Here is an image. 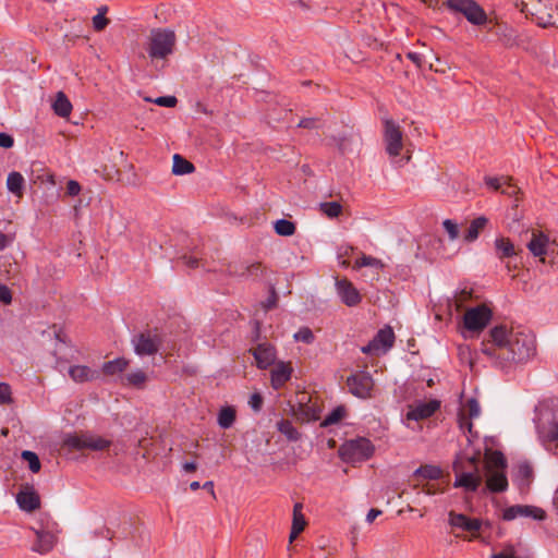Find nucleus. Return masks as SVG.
Segmentation results:
<instances>
[{
	"mask_svg": "<svg viewBox=\"0 0 558 558\" xmlns=\"http://www.w3.org/2000/svg\"><path fill=\"white\" fill-rule=\"evenodd\" d=\"M488 336L481 343V352L489 359L493 366L502 371L529 361L536 352L535 338L532 335L509 331L505 325L495 326Z\"/></svg>",
	"mask_w": 558,
	"mask_h": 558,
	"instance_id": "nucleus-1",
	"label": "nucleus"
},
{
	"mask_svg": "<svg viewBox=\"0 0 558 558\" xmlns=\"http://www.w3.org/2000/svg\"><path fill=\"white\" fill-rule=\"evenodd\" d=\"M175 46V32L168 27H157L153 28L149 33L146 52L151 61L166 60L174 53Z\"/></svg>",
	"mask_w": 558,
	"mask_h": 558,
	"instance_id": "nucleus-2",
	"label": "nucleus"
},
{
	"mask_svg": "<svg viewBox=\"0 0 558 558\" xmlns=\"http://www.w3.org/2000/svg\"><path fill=\"white\" fill-rule=\"evenodd\" d=\"M375 451L372 441L365 437H357L342 444L339 448V457L347 463H359L368 460Z\"/></svg>",
	"mask_w": 558,
	"mask_h": 558,
	"instance_id": "nucleus-3",
	"label": "nucleus"
},
{
	"mask_svg": "<svg viewBox=\"0 0 558 558\" xmlns=\"http://www.w3.org/2000/svg\"><path fill=\"white\" fill-rule=\"evenodd\" d=\"M444 5L451 13L462 14L473 25H483L487 22V14L475 0H446Z\"/></svg>",
	"mask_w": 558,
	"mask_h": 558,
	"instance_id": "nucleus-4",
	"label": "nucleus"
},
{
	"mask_svg": "<svg viewBox=\"0 0 558 558\" xmlns=\"http://www.w3.org/2000/svg\"><path fill=\"white\" fill-rule=\"evenodd\" d=\"M227 272L241 280L259 281L266 275V267L258 260H233L227 265Z\"/></svg>",
	"mask_w": 558,
	"mask_h": 558,
	"instance_id": "nucleus-5",
	"label": "nucleus"
},
{
	"mask_svg": "<svg viewBox=\"0 0 558 558\" xmlns=\"http://www.w3.org/2000/svg\"><path fill=\"white\" fill-rule=\"evenodd\" d=\"M63 445L69 449L83 450L90 449L101 451L110 447L111 441L102 437H94L87 434H68L63 439Z\"/></svg>",
	"mask_w": 558,
	"mask_h": 558,
	"instance_id": "nucleus-6",
	"label": "nucleus"
},
{
	"mask_svg": "<svg viewBox=\"0 0 558 558\" xmlns=\"http://www.w3.org/2000/svg\"><path fill=\"white\" fill-rule=\"evenodd\" d=\"M131 342L137 355H155L162 344V338L156 331L148 329L134 335Z\"/></svg>",
	"mask_w": 558,
	"mask_h": 558,
	"instance_id": "nucleus-7",
	"label": "nucleus"
},
{
	"mask_svg": "<svg viewBox=\"0 0 558 558\" xmlns=\"http://www.w3.org/2000/svg\"><path fill=\"white\" fill-rule=\"evenodd\" d=\"M492 317V310L487 305L481 304L464 313L463 325L469 331L480 332L489 324Z\"/></svg>",
	"mask_w": 558,
	"mask_h": 558,
	"instance_id": "nucleus-8",
	"label": "nucleus"
},
{
	"mask_svg": "<svg viewBox=\"0 0 558 558\" xmlns=\"http://www.w3.org/2000/svg\"><path fill=\"white\" fill-rule=\"evenodd\" d=\"M384 126V141L386 144V151L391 157L399 156L403 147L402 132L400 126L391 119H386Z\"/></svg>",
	"mask_w": 558,
	"mask_h": 558,
	"instance_id": "nucleus-9",
	"label": "nucleus"
},
{
	"mask_svg": "<svg viewBox=\"0 0 558 558\" xmlns=\"http://www.w3.org/2000/svg\"><path fill=\"white\" fill-rule=\"evenodd\" d=\"M347 385L352 395L365 399L371 396L374 381L369 373L360 371L348 377Z\"/></svg>",
	"mask_w": 558,
	"mask_h": 558,
	"instance_id": "nucleus-10",
	"label": "nucleus"
},
{
	"mask_svg": "<svg viewBox=\"0 0 558 558\" xmlns=\"http://www.w3.org/2000/svg\"><path fill=\"white\" fill-rule=\"evenodd\" d=\"M290 412L298 422L308 423L319 418L320 409L310 397L303 396L296 405H291Z\"/></svg>",
	"mask_w": 558,
	"mask_h": 558,
	"instance_id": "nucleus-11",
	"label": "nucleus"
},
{
	"mask_svg": "<svg viewBox=\"0 0 558 558\" xmlns=\"http://www.w3.org/2000/svg\"><path fill=\"white\" fill-rule=\"evenodd\" d=\"M519 517L533 518L542 521L546 518V512L538 507L529 505H514L506 508L502 512V520L512 521Z\"/></svg>",
	"mask_w": 558,
	"mask_h": 558,
	"instance_id": "nucleus-12",
	"label": "nucleus"
},
{
	"mask_svg": "<svg viewBox=\"0 0 558 558\" xmlns=\"http://www.w3.org/2000/svg\"><path fill=\"white\" fill-rule=\"evenodd\" d=\"M259 369H266L275 363L276 348L269 342L258 343L256 348L251 349Z\"/></svg>",
	"mask_w": 558,
	"mask_h": 558,
	"instance_id": "nucleus-13",
	"label": "nucleus"
},
{
	"mask_svg": "<svg viewBox=\"0 0 558 558\" xmlns=\"http://www.w3.org/2000/svg\"><path fill=\"white\" fill-rule=\"evenodd\" d=\"M440 408V401L432 399L426 402H418L409 408L407 418L410 421H421L430 417Z\"/></svg>",
	"mask_w": 558,
	"mask_h": 558,
	"instance_id": "nucleus-14",
	"label": "nucleus"
},
{
	"mask_svg": "<svg viewBox=\"0 0 558 558\" xmlns=\"http://www.w3.org/2000/svg\"><path fill=\"white\" fill-rule=\"evenodd\" d=\"M527 248L531 254L535 257H539L542 262H545V255L554 250L550 248L549 238L543 232H532V238L527 243Z\"/></svg>",
	"mask_w": 558,
	"mask_h": 558,
	"instance_id": "nucleus-15",
	"label": "nucleus"
},
{
	"mask_svg": "<svg viewBox=\"0 0 558 558\" xmlns=\"http://www.w3.org/2000/svg\"><path fill=\"white\" fill-rule=\"evenodd\" d=\"M336 288L341 301L347 306H355L362 301L361 294L348 279L337 280Z\"/></svg>",
	"mask_w": 558,
	"mask_h": 558,
	"instance_id": "nucleus-16",
	"label": "nucleus"
},
{
	"mask_svg": "<svg viewBox=\"0 0 558 558\" xmlns=\"http://www.w3.org/2000/svg\"><path fill=\"white\" fill-rule=\"evenodd\" d=\"M486 486L483 488V493H502L508 488V480L505 470H489L486 472Z\"/></svg>",
	"mask_w": 558,
	"mask_h": 558,
	"instance_id": "nucleus-17",
	"label": "nucleus"
},
{
	"mask_svg": "<svg viewBox=\"0 0 558 558\" xmlns=\"http://www.w3.org/2000/svg\"><path fill=\"white\" fill-rule=\"evenodd\" d=\"M482 484V476L478 472H461L457 473L453 483L454 487H462L468 493H475Z\"/></svg>",
	"mask_w": 558,
	"mask_h": 558,
	"instance_id": "nucleus-18",
	"label": "nucleus"
},
{
	"mask_svg": "<svg viewBox=\"0 0 558 558\" xmlns=\"http://www.w3.org/2000/svg\"><path fill=\"white\" fill-rule=\"evenodd\" d=\"M36 534V542L32 546V550L34 553H38L40 555L47 554L54 547L57 543L56 535L47 530L40 529V530H34Z\"/></svg>",
	"mask_w": 558,
	"mask_h": 558,
	"instance_id": "nucleus-19",
	"label": "nucleus"
},
{
	"mask_svg": "<svg viewBox=\"0 0 558 558\" xmlns=\"http://www.w3.org/2000/svg\"><path fill=\"white\" fill-rule=\"evenodd\" d=\"M449 524L452 527L468 532H477L482 527V521L480 519H472L463 513H456L454 511L449 512Z\"/></svg>",
	"mask_w": 558,
	"mask_h": 558,
	"instance_id": "nucleus-20",
	"label": "nucleus"
},
{
	"mask_svg": "<svg viewBox=\"0 0 558 558\" xmlns=\"http://www.w3.org/2000/svg\"><path fill=\"white\" fill-rule=\"evenodd\" d=\"M68 373L71 379L78 384L93 381L100 377V372L86 365L70 366Z\"/></svg>",
	"mask_w": 558,
	"mask_h": 558,
	"instance_id": "nucleus-21",
	"label": "nucleus"
},
{
	"mask_svg": "<svg viewBox=\"0 0 558 558\" xmlns=\"http://www.w3.org/2000/svg\"><path fill=\"white\" fill-rule=\"evenodd\" d=\"M292 368L284 362H279L271 371L270 381L274 389H280L288 380H290Z\"/></svg>",
	"mask_w": 558,
	"mask_h": 558,
	"instance_id": "nucleus-22",
	"label": "nucleus"
},
{
	"mask_svg": "<svg viewBox=\"0 0 558 558\" xmlns=\"http://www.w3.org/2000/svg\"><path fill=\"white\" fill-rule=\"evenodd\" d=\"M16 502L19 507L25 511H34L40 507L39 496L33 488L21 490L16 495Z\"/></svg>",
	"mask_w": 558,
	"mask_h": 558,
	"instance_id": "nucleus-23",
	"label": "nucleus"
},
{
	"mask_svg": "<svg viewBox=\"0 0 558 558\" xmlns=\"http://www.w3.org/2000/svg\"><path fill=\"white\" fill-rule=\"evenodd\" d=\"M533 480V468L529 462H522L518 465L514 481L521 492L527 490Z\"/></svg>",
	"mask_w": 558,
	"mask_h": 558,
	"instance_id": "nucleus-24",
	"label": "nucleus"
},
{
	"mask_svg": "<svg viewBox=\"0 0 558 558\" xmlns=\"http://www.w3.org/2000/svg\"><path fill=\"white\" fill-rule=\"evenodd\" d=\"M395 339V332L392 328L388 325L379 329L375 337L373 338L378 349H383L384 352H386L393 345Z\"/></svg>",
	"mask_w": 558,
	"mask_h": 558,
	"instance_id": "nucleus-25",
	"label": "nucleus"
},
{
	"mask_svg": "<svg viewBox=\"0 0 558 558\" xmlns=\"http://www.w3.org/2000/svg\"><path fill=\"white\" fill-rule=\"evenodd\" d=\"M495 252L499 259L509 258L515 255L513 243L508 238L499 236L495 240Z\"/></svg>",
	"mask_w": 558,
	"mask_h": 558,
	"instance_id": "nucleus-26",
	"label": "nucleus"
},
{
	"mask_svg": "<svg viewBox=\"0 0 558 558\" xmlns=\"http://www.w3.org/2000/svg\"><path fill=\"white\" fill-rule=\"evenodd\" d=\"M54 113L61 118H66L72 111V104L63 92H58L52 104Z\"/></svg>",
	"mask_w": 558,
	"mask_h": 558,
	"instance_id": "nucleus-27",
	"label": "nucleus"
},
{
	"mask_svg": "<svg viewBox=\"0 0 558 558\" xmlns=\"http://www.w3.org/2000/svg\"><path fill=\"white\" fill-rule=\"evenodd\" d=\"M129 366V360L125 357H117L112 361L105 362L101 372L107 376H113L123 373Z\"/></svg>",
	"mask_w": 558,
	"mask_h": 558,
	"instance_id": "nucleus-28",
	"label": "nucleus"
},
{
	"mask_svg": "<svg viewBox=\"0 0 558 558\" xmlns=\"http://www.w3.org/2000/svg\"><path fill=\"white\" fill-rule=\"evenodd\" d=\"M486 472L489 470H505L507 468V460L504 453L499 450L489 451L488 453H486Z\"/></svg>",
	"mask_w": 558,
	"mask_h": 558,
	"instance_id": "nucleus-29",
	"label": "nucleus"
},
{
	"mask_svg": "<svg viewBox=\"0 0 558 558\" xmlns=\"http://www.w3.org/2000/svg\"><path fill=\"white\" fill-rule=\"evenodd\" d=\"M194 170H195V167L191 161H189L187 159H185L184 157H182L179 154H175L173 156V163H172V173L173 174H175V175L190 174V173L194 172Z\"/></svg>",
	"mask_w": 558,
	"mask_h": 558,
	"instance_id": "nucleus-30",
	"label": "nucleus"
},
{
	"mask_svg": "<svg viewBox=\"0 0 558 558\" xmlns=\"http://www.w3.org/2000/svg\"><path fill=\"white\" fill-rule=\"evenodd\" d=\"M277 429L289 441H298L301 439V433L293 426L292 422L289 420L281 418L279 422H277Z\"/></svg>",
	"mask_w": 558,
	"mask_h": 558,
	"instance_id": "nucleus-31",
	"label": "nucleus"
},
{
	"mask_svg": "<svg viewBox=\"0 0 558 558\" xmlns=\"http://www.w3.org/2000/svg\"><path fill=\"white\" fill-rule=\"evenodd\" d=\"M487 222L488 220L484 216L473 219L466 230V233L464 234V240L466 242L475 241L478 238L481 230L485 228Z\"/></svg>",
	"mask_w": 558,
	"mask_h": 558,
	"instance_id": "nucleus-32",
	"label": "nucleus"
},
{
	"mask_svg": "<svg viewBox=\"0 0 558 558\" xmlns=\"http://www.w3.org/2000/svg\"><path fill=\"white\" fill-rule=\"evenodd\" d=\"M8 190L16 196H22L24 189V178L20 172L12 171L7 179Z\"/></svg>",
	"mask_w": 558,
	"mask_h": 558,
	"instance_id": "nucleus-33",
	"label": "nucleus"
},
{
	"mask_svg": "<svg viewBox=\"0 0 558 558\" xmlns=\"http://www.w3.org/2000/svg\"><path fill=\"white\" fill-rule=\"evenodd\" d=\"M147 381V375L142 369H135L123 377V384L135 388H143Z\"/></svg>",
	"mask_w": 558,
	"mask_h": 558,
	"instance_id": "nucleus-34",
	"label": "nucleus"
},
{
	"mask_svg": "<svg viewBox=\"0 0 558 558\" xmlns=\"http://www.w3.org/2000/svg\"><path fill=\"white\" fill-rule=\"evenodd\" d=\"M441 474V469L433 464L421 465L413 473L414 476H421L426 480H438Z\"/></svg>",
	"mask_w": 558,
	"mask_h": 558,
	"instance_id": "nucleus-35",
	"label": "nucleus"
},
{
	"mask_svg": "<svg viewBox=\"0 0 558 558\" xmlns=\"http://www.w3.org/2000/svg\"><path fill=\"white\" fill-rule=\"evenodd\" d=\"M537 433L543 442H558V421H553L548 430L538 425Z\"/></svg>",
	"mask_w": 558,
	"mask_h": 558,
	"instance_id": "nucleus-36",
	"label": "nucleus"
},
{
	"mask_svg": "<svg viewBox=\"0 0 558 558\" xmlns=\"http://www.w3.org/2000/svg\"><path fill=\"white\" fill-rule=\"evenodd\" d=\"M347 414L344 405L336 407L320 423V427H328L339 423Z\"/></svg>",
	"mask_w": 558,
	"mask_h": 558,
	"instance_id": "nucleus-37",
	"label": "nucleus"
},
{
	"mask_svg": "<svg viewBox=\"0 0 558 558\" xmlns=\"http://www.w3.org/2000/svg\"><path fill=\"white\" fill-rule=\"evenodd\" d=\"M275 231L281 236H291L295 233L296 227L294 222L288 219H278L274 225Z\"/></svg>",
	"mask_w": 558,
	"mask_h": 558,
	"instance_id": "nucleus-38",
	"label": "nucleus"
},
{
	"mask_svg": "<svg viewBox=\"0 0 558 558\" xmlns=\"http://www.w3.org/2000/svg\"><path fill=\"white\" fill-rule=\"evenodd\" d=\"M235 422V411L232 408H223L218 414V424L221 428H230Z\"/></svg>",
	"mask_w": 558,
	"mask_h": 558,
	"instance_id": "nucleus-39",
	"label": "nucleus"
},
{
	"mask_svg": "<svg viewBox=\"0 0 558 558\" xmlns=\"http://www.w3.org/2000/svg\"><path fill=\"white\" fill-rule=\"evenodd\" d=\"M302 509H303V506L302 504L300 502H296L293 507V519H292V529L295 530V531H303L305 525H306V521H305V518L302 513Z\"/></svg>",
	"mask_w": 558,
	"mask_h": 558,
	"instance_id": "nucleus-40",
	"label": "nucleus"
},
{
	"mask_svg": "<svg viewBox=\"0 0 558 558\" xmlns=\"http://www.w3.org/2000/svg\"><path fill=\"white\" fill-rule=\"evenodd\" d=\"M319 206H320V210L328 218H337L342 211V206L339 202H325V203H320Z\"/></svg>",
	"mask_w": 558,
	"mask_h": 558,
	"instance_id": "nucleus-41",
	"label": "nucleus"
},
{
	"mask_svg": "<svg viewBox=\"0 0 558 558\" xmlns=\"http://www.w3.org/2000/svg\"><path fill=\"white\" fill-rule=\"evenodd\" d=\"M21 457L24 461L28 463V468L33 473H37L40 471V460L35 452L31 450H24L22 451Z\"/></svg>",
	"mask_w": 558,
	"mask_h": 558,
	"instance_id": "nucleus-42",
	"label": "nucleus"
},
{
	"mask_svg": "<svg viewBox=\"0 0 558 558\" xmlns=\"http://www.w3.org/2000/svg\"><path fill=\"white\" fill-rule=\"evenodd\" d=\"M295 341H300L306 344H311L315 340V336L311 328L308 327H301L293 336Z\"/></svg>",
	"mask_w": 558,
	"mask_h": 558,
	"instance_id": "nucleus-43",
	"label": "nucleus"
},
{
	"mask_svg": "<svg viewBox=\"0 0 558 558\" xmlns=\"http://www.w3.org/2000/svg\"><path fill=\"white\" fill-rule=\"evenodd\" d=\"M12 390L8 383H0V405L12 404Z\"/></svg>",
	"mask_w": 558,
	"mask_h": 558,
	"instance_id": "nucleus-44",
	"label": "nucleus"
},
{
	"mask_svg": "<svg viewBox=\"0 0 558 558\" xmlns=\"http://www.w3.org/2000/svg\"><path fill=\"white\" fill-rule=\"evenodd\" d=\"M278 303V293L276 291L275 286L270 284L269 287V295L268 298L262 303V306L265 311H270L277 306Z\"/></svg>",
	"mask_w": 558,
	"mask_h": 558,
	"instance_id": "nucleus-45",
	"label": "nucleus"
},
{
	"mask_svg": "<svg viewBox=\"0 0 558 558\" xmlns=\"http://www.w3.org/2000/svg\"><path fill=\"white\" fill-rule=\"evenodd\" d=\"M146 100L151 101L150 98H146ZM153 102L161 107L173 108L178 104V99L174 96H160L154 99Z\"/></svg>",
	"mask_w": 558,
	"mask_h": 558,
	"instance_id": "nucleus-46",
	"label": "nucleus"
},
{
	"mask_svg": "<svg viewBox=\"0 0 558 558\" xmlns=\"http://www.w3.org/2000/svg\"><path fill=\"white\" fill-rule=\"evenodd\" d=\"M263 404H264V397L262 396V393L254 392L251 395L250 400H248V405L255 413H258L262 411Z\"/></svg>",
	"mask_w": 558,
	"mask_h": 558,
	"instance_id": "nucleus-47",
	"label": "nucleus"
},
{
	"mask_svg": "<svg viewBox=\"0 0 558 558\" xmlns=\"http://www.w3.org/2000/svg\"><path fill=\"white\" fill-rule=\"evenodd\" d=\"M466 410L469 418L477 417L481 413L478 401L475 398H471L466 401Z\"/></svg>",
	"mask_w": 558,
	"mask_h": 558,
	"instance_id": "nucleus-48",
	"label": "nucleus"
},
{
	"mask_svg": "<svg viewBox=\"0 0 558 558\" xmlns=\"http://www.w3.org/2000/svg\"><path fill=\"white\" fill-rule=\"evenodd\" d=\"M445 230L448 232L450 240H456L459 236L458 225L451 219H446L442 222Z\"/></svg>",
	"mask_w": 558,
	"mask_h": 558,
	"instance_id": "nucleus-49",
	"label": "nucleus"
},
{
	"mask_svg": "<svg viewBox=\"0 0 558 558\" xmlns=\"http://www.w3.org/2000/svg\"><path fill=\"white\" fill-rule=\"evenodd\" d=\"M109 24V20L106 16H102V12H98L93 17V27L96 32H101Z\"/></svg>",
	"mask_w": 558,
	"mask_h": 558,
	"instance_id": "nucleus-50",
	"label": "nucleus"
},
{
	"mask_svg": "<svg viewBox=\"0 0 558 558\" xmlns=\"http://www.w3.org/2000/svg\"><path fill=\"white\" fill-rule=\"evenodd\" d=\"M498 35L505 36V43L507 45H510L514 41L515 35L514 32L511 28H508L507 26L498 25L497 32Z\"/></svg>",
	"mask_w": 558,
	"mask_h": 558,
	"instance_id": "nucleus-51",
	"label": "nucleus"
},
{
	"mask_svg": "<svg viewBox=\"0 0 558 558\" xmlns=\"http://www.w3.org/2000/svg\"><path fill=\"white\" fill-rule=\"evenodd\" d=\"M356 265L359 267H367V266H381V262L375 257L363 255L360 259L356 260Z\"/></svg>",
	"mask_w": 558,
	"mask_h": 558,
	"instance_id": "nucleus-52",
	"label": "nucleus"
},
{
	"mask_svg": "<svg viewBox=\"0 0 558 558\" xmlns=\"http://www.w3.org/2000/svg\"><path fill=\"white\" fill-rule=\"evenodd\" d=\"M318 122H319V119H317V118H303L298 123V126L303 128V129H308V130L317 129Z\"/></svg>",
	"mask_w": 558,
	"mask_h": 558,
	"instance_id": "nucleus-53",
	"label": "nucleus"
},
{
	"mask_svg": "<svg viewBox=\"0 0 558 558\" xmlns=\"http://www.w3.org/2000/svg\"><path fill=\"white\" fill-rule=\"evenodd\" d=\"M0 302L8 305L12 302L11 290L3 283H0Z\"/></svg>",
	"mask_w": 558,
	"mask_h": 558,
	"instance_id": "nucleus-54",
	"label": "nucleus"
},
{
	"mask_svg": "<svg viewBox=\"0 0 558 558\" xmlns=\"http://www.w3.org/2000/svg\"><path fill=\"white\" fill-rule=\"evenodd\" d=\"M80 192H81V185L77 181H75V180L68 181L66 194L69 196H76L80 194Z\"/></svg>",
	"mask_w": 558,
	"mask_h": 558,
	"instance_id": "nucleus-55",
	"label": "nucleus"
},
{
	"mask_svg": "<svg viewBox=\"0 0 558 558\" xmlns=\"http://www.w3.org/2000/svg\"><path fill=\"white\" fill-rule=\"evenodd\" d=\"M14 145V138L4 132H0V147L11 148Z\"/></svg>",
	"mask_w": 558,
	"mask_h": 558,
	"instance_id": "nucleus-56",
	"label": "nucleus"
},
{
	"mask_svg": "<svg viewBox=\"0 0 558 558\" xmlns=\"http://www.w3.org/2000/svg\"><path fill=\"white\" fill-rule=\"evenodd\" d=\"M459 423L461 428H468V430L471 433L473 428V424L471 422V418L465 417L463 413L460 414Z\"/></svg>",
	"mask_w": 558,
	"mask_h": 558,
	"instance_id": "nucleus-57",
	"label": "nucleus"
},
{
	"mask_svg": "<svg viewBox=\"0 0 558 558\" xmlns=\"http://www.w3.org/2000/svg\"><path fill=\"white\" fill-rule=\"evenodd\" d=\"M485 183L487 186L492 187L493 190L497 191L500 189L501 184L498 178L493 177H486Z\"/></svg>",
	"mask_w": 558,
	"mask_h": 558,
	"instance_id": "nucleus-58",
	"label": "nucleus"
},
{
	"mask_svg": "<svg viewBox=\"0 0 558 558\" xmlns=\"http://www.w3.org/2000/svg\"><path fill=\"white\" fill-rule=\"evenodd\" d=\"M361 351L365 354H373L379 351V349L374 342V340H371L366 345L362 347Z\"/></svg>",
	"mask_w": 558,
	"mask_h": 558,
	"instance_id": "nucleus-59",
	"label": "nucleus"
},
{
	"mask_svg": "<svg viewBox=\"0 0 558 558\" xmlns=\"http://www.w3.org/2000/svg\"><path fill=\"white\" fill-rule=\"evenodd\" d=\"M407 57L417 66H422L423 57L418 52H408Z\"/></svg>",
	"mask_w": 558,
	"mask_h": 558,
	"instance_id": "nucleus-60",
	"label": "nucleus"
},
{
	"mask_svg": "<svg viewBox=\"0 0 558 558\" xmlns=\"http://www.w3.org/2000/svg\"><path fill=\"white\" fill-rule=\"evenodd\" d=\"M12 242V238H10L8 234L0 232V251H3L5 247H8Z\"/></svg>",
	"mask_w": 558,
	"mask_h": 558,
	"instance_id": "nucleus-61",
	"label": "nucleus"
},
{
	"mask_svg": "<svg viewBox=\"0 0 558 558\" xmlns=\"http://www.w3.org/2000/svg\"><path fill=\"white\" fill-rule=\"evenodd\" d=\"M383 513L381 510L379 509H376V508H372L367 515H366V522L367 523H372L377 517H379L380 514Z\"/></svg>",
	"mask_w": 558,
	"mask_h": 558,
	"instance_id": "nucleus-62",
	"label": "nucleus"
},
{
	"mask_svg": "<svg viewBox=\"0 0 558 558\" xmlns=\"http://www.w3.org/2000/svg\"><path fill=\"white\" fill-rule=\"evenodd\" d=\"M185 264L191 268H196L198 266V259L192 256H183Z\"/></svg>",
	"mask_w": 558,
	"mask_h": 558,
	"instance_id": "nucleus-63",
	"label": "nucleus"
},
{
	"mask_svg": "<svg viewBox=\"0 0 558 558\" xmlns=\"http://www.w3.org/2000/svg\"><path fill=\"white\" fill-rule=\"evenodd\" d=\"M183 470L186 472V473H191V472H194L196 471L197 469V464L193 461L191 462H184L183 465H182Z\"/></svg>",
	"mask_w": 558,
	"mask_h": 558,
	"instance_id": "nucleus-64",
	"label": "nucleus"
}]
</instances>
